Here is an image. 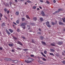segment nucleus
Masks as SVG:
<instances>
[{
    "instance_id": "7",
    "label": "nucleus",
    "mask_w": 65,
    "mask_h": 65,
    "mask_svg": "<svg viewBox=\"0 0 65 65\" xmlns=\"http://www.w3.org/2000/svg\"><path fill=\"white\" fill-rule=\"evenodd\" d=\"M41 13L42 15V16H43L45 15V14H44V12L43 11H42L41 12Z\"/></svg>"
},
{
    "instance_id": "2",
    "label": "nucleus",
    "mask_w": 65,
    "mask_h": 65,
    "mask_svg": "<svg viewBox=\"0 0 65 65\" xmlns=\"http://www.w3.org/2000/svg\"><path fill=\"white\" fill-rule=\"evenodd\" d=\"M46 24L47 26L48 27L50 28L51 27V26L50 25V22H49L47 21L46 23Z\"/></svg>"
},
{
    "instance_id": "38",
    "label": "nucleus",
    "mask_w": 65,
    "mask_h": 65,
    "mask_svg": "<svg viewBox=\"0 0 65 65\" xmlns=\"http://www.w3.org/2000/svg\"><path fill=\"white\" fill-rule=\"evenodd\" d=\"M30 56L31 57H34V55H30Z\"/></svg>"
},
{
    "instance_id": "10",
    "label": "nucleus",
    "mask_w": 65,
    "mask_h": 65,
    "mask_svg": "<svg viewBox=\"0 0 65 65\" xmlns=\"http://www.w3.org/2000/svg\"><path fill=\"white\" fill-rule=\"evenodd\" d=\"M8 30L11 33H12L13 32V30L11 29H8Z\"/></svg>"
},
{
    "instance_id": "39",
    "label": "nucleus",
    "mask_w": 65,
    "mask_h": 65,
    "mask_svg": "<svg viewBox=\"0 0 65 65\" xmlns=\"http://www.w3.org/2000/svg\"><path fill=\"white\" fill-rule=\"evenodd\" d=\"M23 50L24 51H28V49H23Z\"/></svg>"
},
{
    "instance_id": "27",
    "label": "nucleus",
    "mask_w": 65,
    "mask_h": 65,
    "mask_svg": "<svg viewBox=\"0 0 65 65\" xmlns=\"http://www.w3.org/2000/svg\"><path fill=\"white\" fill-rule=\"evenodd\" d=\"M51 45L52 46H55V44H54L52 43L51 44Z\"/></svg>"
},
{
    "instance_id": "48",
    "label": "nucleus",
    "mask_w": 65,
    "mask_h": 65,
    "mask_svg": "<svg viewBox=\"0 0 65 65\" xmlns=\"http://www.w3.org/2000/svg\"><path fill=\"white\" fill-rule=\"evenodd\" d=\"M32 43H34V39H32Z\"/></svg>"
},
{
    "instance_id": "49",
    "label": "nucleus",
    "mask_w": 65,
    "mask_h": 65,
    "mask_svg": "<svg viewBox=\"0 0 65 65\" xmlns=\"http://www.w3.org/2000/svg\"><path fill=\"white\" fill-rule=\"evenodd\" d=\"M13 23L14 24V25H17V24L15 22H13Z\"/></svg>"
},
{
    "instance_id": "52",
    "label": "nucleus",
    "mask_w": 65,
    "mask_h": 65,
    "mask_svg": "<svg viewBox=\"0 0 65 65\" xmlns=\"http://www.w3.org/2000/svg\"><path fill=\"white\" fill-rule=\"evenodd\" d=\"M37 58L39 60H40V57H39V56H38Z\"/></svg>"
},
{
    "instance_id": "35",
    "label": "nucleus",
    "mask_w": 65,
    "mask_h": 65,
    "mask_svg": "<svg viewBox=\"0 0 65 65\" xmlns=\"http://www.w3.org/2000/svg\"><path fill=\"white\" fill-rule=\"evenodd\" d=\"M47 3V4H50V2L48 1H46V2L45 3Z\"/></svg>"
},
{
    "instance_id": "14",
    "label": "nucleus",
    "mask_w": 65,
    "mask_h": 65,
    "mask_svg": "<svg viewBox=\"0 0 65 65\" xmlns=\"http://www.w3.org/2000/svg\"><path fill=\"white\" fill-rule=\"evenodd\" d=\"M33 21H36L37 20V18L36 17H34L33 18Z\"/></svg>"
},
{
    "instance_id": "15",
    "label": "nucleus",
    "mask_w": 65,
    "mask_h": 65,
    "mask_svg": "<svg viewBox=\"0 0 65 65\" xmlns=\"http://www.w3.org/2000/svg\"><path fill=\"white\" fill-rule=\"evenodd\" d=\"M16 15H19V12L17 11L16 12Z\"/></svg>"
},
{
    "instance_id": "33",
    "label": "nucleus",
    "mask_w": 65,
    "mask_h": 65,
    "mask_svg": "<svg viewBox=\"0 0 65 65\" xmlns=\"http://www.w3.org/2000/svg\"><path fill=\"white\" fill-rule=\"evenodd\" d=\"M27 2H28V3H31V1H29V0H28L27 1Z\"/></svg>"
},
{
    "instance_id": "25",
    "label": "nucleus",
    "mask_w": 65,
    "mask_h": 65,
    "mask_svg": "<svg viewBox=\"0 0 65 65\" xmlns=\"http://www.w3.org/2000/svg\"><path fill=\"white\" fill-rule=\"evenodd\" d=\"M40 38L41 40H42V39H43V37L42 36H41L40 37Z\"/></svg>"
},
{
    "instance_id": "30",
    "label": "nucleus",
    "mask_w": 65,
    "mask_h": 65,
    "mask_svg": "<svg viewBox=\"0 0 65 65\" xmlns=\"http://www.w3.org/2000/svg\"><path fill=\"white\" fill-rule=\"evenodd\" d=\"M22 21H25V19L24 18H22Z\"/></svg>"
},
{
    "instance_id": "20",
    "label": "nucleus",
    "mask_w": 65,
    "mask_h": 65,
    "mask_svg": "<svg viewBox=\"0 0 65 65\" xmlns=\"http://www.w3.org/2000/svg\"><path fill=\"white\" fill-rule=\"evenodd\" d=\"M26 17L27 19H30V17H29L28 15H26Z\"/></svg>"
},
{
    "instance_id": "18",
    "label": "nucleus",
    "mask_w": 65,
    "mask_h": 65,
    "mask_svg": "<svg viewBox=\"0 0 65 65\" xmlns=\"http://www.w3.org/2000/svg\"><path fill=\"white\" fill-rule=\"evenodd\" d=\"M43 44H44V45H45L46 43L45 42L42 41L41 42Z\"/></svg>"
},
{
    "instance_id": "61",
    "label": "nucleus",
    "mask_w": 65,
    "mask_h": 65,
    "mask_svg": "<svg viewBox=\"0 0 65 65\" xmlns=\"http://www.w3.org/2000/svg\"><path fill=\"white\" fill-rule=\"evenodd\" d=\"M39 7L40 9H42V8L40 6Z\"/></svg>"
},
{
    "instance_id": "54",
    "label": "nucleus",
    "mask_w": 65,
    "mask_h": 65,
    "mask_svg": "<svg viewBox=\"0 0 65 65\" xmlns=\"http://www.w3.org/2000/svg\"><path fill=\"white\" fill-rule=\"evenodd\" d=\"M22 38H23V39H25V37H22Z\"/></svg>"
},
{
    "instance_id": "3",
    "label": "nucleus",
    "mask_w": 65,
    "mask_h": 65,
    "mask_svg": "<svg viewBox=\"0 0 65 65\" xmlns=\"http://www.w3.org/2000/svg\"><path fill=\"white\" fill-rule=\"evenodd\" d=\"M21 26H22V28L23 29H26V26L24 25H23V24H21Z\"/></svg>"
},
{
    "instance_id": "59",
    "label": "nucleus",
    "mask_w": 65,
    "mask_h": 65,
    "mask_svg": "<svg viewBox=\"0 0 65 65\" xmlns=\"http://www.w3.org/2000/svg\"><path fill=\"white\" fill-rule=\"evenodd\" d=\"M31 24L32 25H34V23H31Z\"/></svg>"
},
{
    "instance_id": "51",
    "label": "nucleus",
    "mask_w": 65,
    "mask_h": 65,
    "mask_svg": "<svg viewBox=\"0 0 65 65\" xmlns=\"http://www.w3.org/2000/svg\"><path fill=\"white\" fill-rule=\"evenodd\" d=\"M0 50H2V47H0Z\"/></svg>"
},
{
    "instance_id": "63",
    "label": "nucleus",
    "mask_w": 65,
    "mask_h": 65,
    "mask_svg": "<svg viewBox=\"0 0 65 65\" xmlns=\"http://www.w3.org/2000/svg\"><path fill=\"white\" fill-rule=\"evenodd\" d=\"M62 55H65V54L63 53V52H62Z\"/></svg>"
},
{
    "instance_id": "9",
    "label": "nucleus",
    "mask_w": 65,
    "mask_h": 65,
    "mask_svg": "<svg viewBox=\"0 0 65 65\" xmlns=\"http://www.w3.org/2000/svg\"><path fill=\"white\" fill-rule=\"evenodd\" d=\"M28 22L27 21H26V22H24L23 23H22V24H23V25H27V23Z\"/></svg>"
},
{
    "instance_id": "26",
    "label": "nucleus",
    "mask_w": 65,
    "mask_h": 65,
    "mask_svg": "<svg viewBox=\"0 0 65 65\" xmlns=\"http://www.w3.org/2000/svg\"><path fill=\"white\" fill-rule=\"evenodd\" d=\"M32 8L34 9H36V7L35 6H33V7Z\"/></svg>"
},
{
    "instance_id": "36",
    "label": "nucleus",
    "mask_w": 65,
    "mask_h": 65,
    "mask_svg": "<svg viewBox=\"0 0 65 65\" xmlns=\"http://www.w3.org/2000/svg\"><path fill=\"white\" fill-rule=\"evenodd\" d=\"M46 53H47V51H45L44 52V53L45 54H46Z\"/></svg>"
},
{
    "instance_id": "8",
    "label": "nucleus",
    "mask_w": 65,
    "mask_h": 65,
    "mask_svg": "<svg viewBox=\"0 0 65 65\" xmlns=\"http://www.w3.org/2000/svg\"><path fill=\"white\" fill-rule=\"evenodd\" d=\"M39 63L40 64H43L44 62L42 61L39 60L38 61Z\"/></svg>"
},
{
    "instance_id": "19",
    "label": "nucleus",
    "mask_w": 65,
    "mask_h": 65,
    "mask_svg": "<svg viewBox=\"0 0 65 65\" xmlns=\"http://www.w3.org/2000/svg\"><path fill=\"white\" fill-rule=\"evenodd\" d=\"M40 21L41 22H43V18H40Z\"/></svg>"
},
{
    "instance_id": "57",
    "label": "nucleus",
    "mask_w": 65,
    "mask_h": 65,
    "mask_svg": "<svg viewBox=\"0 0 65 65\" xmlns=\"http://www.w3.org/2000/svg\"><path fill=\"white\" fill-rule=\"evenodd\" d=\"M5 18L6 19H7V17H6L5 16Z\"/></svg>"
},
{
    "instance_id": "31",
    "label": "nucleus",
    "mask_w": 65,
    "mask_h": 65,
    "mask_svg": "<svg viewBox=\"0 0 65 65\" xmlns=\"http://www.w3.org/2000/svg\"><path fill=\"white\" fill-rule=\"evenodd\" d=\"M42 60H43V61H45L46 60V59H45L44 58H43L42 59Z\"/></svg>"
},
{
    "instance_id": "4",
    "label": "nucleus",
    "mask_w": 65,
    "mask_h": 65,
    "mask_svg": "<svg viewBox=\"0 0 65 65\" xmlns=\"http://www.w3.org/2000/svg\"><path fill=\"white\" fill-rule=\"evenodd\" d=\"M61 10V9H59L58 11H56L54 13H53V14H56V13H58Z\"/></svg>"
},
{
    "instance_id": "29",
    "label": "nucleus",
    "mask_w": 65,
    "mask_h": 65,
    "mask_svg": "<svg viewBox=\"0 0 65 65\" xmlns=\"http://www.w3.org/2000/svg\"><path fill=\"white\" fill-rule=\"evenodd\" d=\"M5 23H3L2 24V27L3 26H5Z\"/></svg>"
},
{
    "instance_id": "28",
    "label": "nucleus",
    "mask_w": 65,
    "mask_h": 65,
    "mask_svg": "<svg viewBox=\"0 0 65 65\" xmlns=\"http://www.w3.org/2000/svg\"><path fill=\"white\" fill-rule=\"evenodd\" d=\"M50 55H52L53 56H54V55L53 53H50Z\"/></svg>"
},
{
    "instance_id": "13",
    "label": "nucleus",
    "mask_w": 65,
    "mask_h": 65,
    "mask_svg": "<svg viewBox=\"0 0 65 65\" xmlns=\"http://www.w3.org/2000/svg\"><path fill=\"white\" fill-rule=\"evenodd\" d=\"M41 55H42V56H43V57H46V56H45V55H44V54H43V53L42 52H41Z\"/></svg>"
},
{
    "instance_id": "40",
    "label": "nucleus",
    "mask_w": 65,
    "mask_h": 65,
    "mask_svg": "<svg viewBox=\"0 0 65 65\" xmlns=\"http://www.w3.org/2000/svg\"><path fill=\"white\" fill-rule=\"evenodd\" d=\"M4 11H5V12H6V11H7V9H6V8H5L4 9Z\"/></svg>"
},
{
    "instance_id": "41",
    "label": "nucleus",
    "mask_w": 65,
    "mask_h": 65,
    "mask_svg": "<svg viewBox=\"0 0 65 65\" xmlns=\"http://www.w3.org/2000/svg\"><path fill=\"white\" fill-rule=\"evenodd\" d=\"M18 61L17 60H14V63H17Z\"/></svg>"
},
{
    "instance_id": "34",
    "label": "nucleus",
    "mask_w": 65,
    "mask_h": 65,
    "mask_svg": "<svg viewBox=\"0 0 65 65\" xmlns=\"http://www.w3.org/2000/svg\"><path fill=\"white\" fill-rule=\"evenodd\" d=\"M13 38L15 39V40H17V38L16 37H15L14 36L13 37Z\"/></svg>"
},
{
    "instance_id": "56",
    "label": "nucleus",
    "mask_w": 65,
    "mask_h": 65,
    "mask_svg": "<svg viewBox=\"0 0 65 65\" xmlns=\"http://www.w3.org/2000/svg\"><path fill=\"white\" fill-rule=\"evenodd\" d=\"M55 22H56L55 24H57V21H55Z\"/></svg>"
},
{
    "instance_id": "45",
    "label": "nucleus",
    "mask_w": 65,
    "mask_h": 65,
    "mask_svg": "<svg viewBox=\"0 0 65 65\" xmlns=\"http://www.w3.org/2000/svg\"><path fill=\"white\" fill-rule=\"evenodd\" d=\"M62 20L63 21V22H65V20H64V19L63 18H62Z\"/></svg>"
},
{
    "instance_id": "5",
    "label": "nucleus",
    "mask_w": 65,
    "mask_h": 65,
    "mask_svg": "<svg viewBox=\"0 0 65 65\" xmlns=\"http://www.w3.org/2000/svg\"><path fill=\"white\" fill-rule=\"evenodd\" d=\"M6 32L7 33L8 35H10V33L8 31V30L7 29H6Z\"/></svg>"
},
{
    "instance_id": "50",
    "label": "nucleus",
    "mask_w": 65,
    "mask_h": 65,
    "mask_svg": "<svg viewBox=\"0 0 65 65\" xmlns=\"http://www.w3.org/2000/svg\"><path fill=\"white\" fill-rule=\"evenodd\" d=\"M37 34H39L40 35V34H41V33L40 32H37Z\"/></svg>"
},
{
    "instance_id": "44",
    "label": "nucleus",
    "mask_w": 65,
    "mask_h": 65,
    "mask_svg": "<svg viewBox=\"0 0 65 65\" xmlns=\"http://www.w3.org/2000/svg\"><path fill=\"white\" fill-rule=\"evenodd\" d=\"M40 1L41 3L43 2V1L42 0H40Z\"/></svg>"
},
{
    "instance_id": "53",
    "label": "nucleus",
    "mask_w": 65,
    "mask_h": 65,
    "mask_svg": "<svg viewBox=\"0 0 65 65\" xmlns=\"http://www.w3.org/2000/svg\"><path fill=\"white\" fill-rule=\"evenodd\" d=\"M39 31H41V29H40V28H39Z\"/></svg>"
},
{
    "instance_id": "42",
    "label": "nucleus",
    "mask_w": 65,
    "mask_h": 65,
    "mask_svg": "<svg viewBox=\"0 0 65 65\" xmlns=\"http://www.w3.org/2000/svg\"><path fill=\"white\" fill-rule=\"evenodd\" d=\"M17 31V32H19L20 31V29H18Z\"/></svg>"
},
{
    "instance_id": "21",
    "label": "nucleus",
    "mask_w": 65,
    "mask_h": 65,
    "mask_svg": "<svg viewBox=\"0 0 65 65\" xmlns=\"http://www.w3.org/2000/svg\"><path fill=\"white\" fill-rule=\"evenodd\" d=\"M51 23L53 26H54V25L55 24H56L55 23H54V22H52Z\"/></svg>"
},
{
    "instance_id": "62",
    "label": "nucleus",
    "mask_w": 65,
    "mask_h": 65,
    "mask_svg": "<svg viewBox=\"0 0 65 65\" xmlns=\"http://www.w3.org/2000/svg\"><path fill=\"white\" fill-rule=\"evenodd\" d=\"M37 10H39V8H37Z\"/></svg>"
},
{
    "instance_id": "37",
    "label": "nucleus",
    "mask_w": 65,
    "mask_h": 65,
    "mask_svg": "<svg viewBox=\"0 0 65 65\" xmlns=\"http://www.w3.org/2000/svg\"><path fill=\"white\" fill-rule=\"evenodd\" d=\"M17 49L18 50H22V49L21 48H17Z\"/></svg>"
},
{
    "instance_id": "47",
    "label": "nucleus",
    "mask_w": 65,
    "mask_h": 65,
    "mask_svg": "<svg viewBox=\"0 0 65 65\" xmlns=\"http://www.w3.org/2000/svg\"><path fill=\"white\" fill-rule=\"evenodd\" d=\"M9 10H8V11H7V14H8V13H9Z\"/></svg>"
},
{
    "instance_id": "1",
    "label": "nucleus",
    "mask_w": 65,
    "mask_h": 65,
    "mask_svg": "<svg viewBox=\"0 0 65 65\" xmlns=\"http://www.w3.org/2000/svg\"><path fill=\"white\" fill-rule=\"evenodd\" d=\"M29 60H25V61L26 63H31L32 61V59L29 58Z\"/></svg>"
},
{
    "instance_id": "11",
    "label": "nucleus",
    "mask_w": 65,
    "mask_h": 65,
    "mask_svg": "<svg viewBox=\"0 0 65 65\" xmlns=\"http://www.w3.org/2000/svg\"><path fill=\"white\" fill-rule=\"evenodd\" d=\"M63 44V42H59L58 43V44L59 45H61V44Z\"/></svg>"
},
{
    "instance_id": "55",
    "label": "nucleus",
    "mask_w": 65,
    "mask_h": 65,
    "mask_svg": "<svg viewBox=\"0 0 65 65\" xmlns=\"http://www.w3.org/2000/svg\"><path fill=\"white\" fill-rule=\"evenodd\" d=\"M62 63L63 64H65V61H63Z\"/></svg>"
},
{
    "instance_id": "46",
    "label": "nucleus",
    "mask_w": 65,
    "mask_h": 65,
    "mask_svg": "<svg viewBox=\"0 0 65 65\" xmlns=\"http://www.w3.org/2000/svg\"><path fill=\"white\" fill-rule=\"evenodd\" d=\"M53 2L54 3H56V0H54L53 1Z\"/></svg>"
},
{
    "instance_id": "22",
    "label": "nucleus",
    "mask_w": 65,
    "mask_h": 65,
    "mask_svg": "<svg viewBox=\"0 0 65 65\" xmlns=\"http://www.w3.org/2000/svg\"><path fill=\"white\" fill-rule=\"evenodd\" d=\"M9 46H13V44H11L9 43Z\"/></svg>"
},
{
    "instance_id": "23",
    "label": "nucleus",
    "mask_w": 65,
    "mask_h": 65,
    "mask_svg": "<svg viewBox=\"0 0 65 65\" xmlns=\"http://www.w3.org/2000/svg\"><path fill=\"white\" fill-rule=\"evenodd\" d=\"M50 51H52L53 52H55V50H54V49L52 48H51L50 49Z\"/></svg>"
},
{
    "instance_id": "6",
    "label": "nucleus",
    "mask_w": 65,
    "mask_h": 65,
    "mask_svg": "<svg viewBox=\"0 0 65 65\" xmlns=\"http://www.w3.org/2000/svg\"><path fill=\"white\" fill-rule=\"evenodd\" d=\"M17 44H20V45H23V44L22 43L19 41H17Z\"/></svg>"
},
{
    "instance_id": "58",
    "label": "nucleus",
    "mask_w": 65,
    "mask_h": 65,
    "mask_svg": "<svg viewBox=\"0 0 65 65\" xmlns=\"http://www.w3.org/2000/svg\"><path fill=\"white\" fill-rule=\"evenodd\" d=\"M15 0V2H18V1L17 0Z\"/></svg>"
},
{
    "instance_id": "64",
    "label": "nucleus",
    "mask_w": 65,
    "mask_h": 65,
    "mask_svg": "<svg viewBox=\"0 0 65 65\" xmlns=\"http://www.w3.org/2000/svg\"><path fill=\"white\" fill-rule=\"evenodd\" d=\"M20 0L21 1H24V0Z\"/></svg>"
},
{
    "instance_id": "17",
    "label": "nucleus",
    "mask_w": 65,
    "mask_h": 65,
    "mask_svg": "<svg viewBox=\"0 0 65 65\" xmlns=\"http://www.w3.org/2000/svg\"><path fill=\"white\" fill-rule=\"evenodd\" d=\"M4 5H5L6 6H8V4L6 3H4Z\"/></svg>"
},
{
    "instance_id": "12",
    "label": "nucleus",
    "mask_w": 65,
    "mask_h": 65,
    "mask_svg": "<svg viewBox=\"0 0 65 65\" xmlns=\"http://www.w3.org/2000/svg\"><path fill=\"white\" fill-rule=\"evenodd\" d=\"M59 25H64V23H63V22H59Z\"/></svg>"
},
{
    "instance_id": "60",
    "label": "nucleus",
    "mask_w": 65,
    "mask_h": 65,
    "mask_svg": "<svg viewBox=\"0 0 65 65\" xmlns=\"http://www.w3.org/2000/svg\"><path fill=\"white\" fill-rule=\"evenodd\" d=\"M12 52H14V50H12Z\"/></svg>"
},
{
    "instance_id": "43",
    "label": "nucleus",
    "mask_w": 65,
    "mask_h": 65,
    "mask_svg": "<svg viewBox=\"0 0 65 65\" xmlns=\"http://www.w3.org/2000/svg\"><path fill=\"white\" fill-rule=\"evenodd\" d=\"M0 17L1 18H2V16H3V15L2 14V13H0Z\"/></svg>"
},
{
    "instance_id": "24",
    "label": "nucleus",
    "mask_w": 65,
    "mask_h": 65,
    "mask_svg": "<svg viewBox=\"0 0 65 65\" xmlns=\"http://www.w3.org/2000/svg\"><path fill=\"white\" fill-rule=\"evenodd\" d=\"M7 61H11V59L10 58H7L6 59Z\"/></svg>"
},
{
    "instance_id": "16",
    "label": "nucleus",
    "mask_w": 65,
    "mask_h": 65,
    "mask_svg": "<svg viewBox=\"0 0 65 65\" xmlns=\"http://www.w3.org/2000/svg\"><path fill=\"white\" fill-rule=\"evenodd\" d=\"M30 25H27V28H28V30H30Z\"/></svg>"
},
{
    "instance_id": "32",
    "label": "nucleus",
    "mask_w": 65,
    "mask_h": 65,
    "mask_svg": "<svg viewBox=\"0 0 65 65\" xmlns=\"http://www.w3.org/2000/svg\"><path fill=\"white\" fill-rule=\"evenodd\" d=\"M16 23H17V24H19V20H17L16 21Z\"/></svg>"
}]
</instances>
